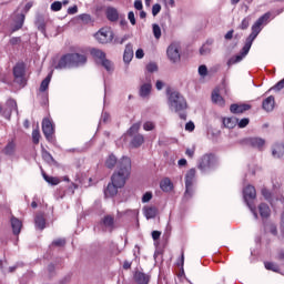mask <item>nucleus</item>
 Masks as SVG:
<instances>
[{"label": "nucleus", "instance_id": "dca6fc26", "mask_svg": "<svg viewBox=\"0 0 284 284\" xmlns=\"http://www.w3.org/2000/svg\"><path fill=\"white\" fill-rule=\"evenodd\" d=\"M12 232L14 236H19L21 234V229L23 227V223L19 217H16L14 215L11 216L10 219Z\"/></svg>", "mask_w": 284, "mask_h": 284}, {"label": "nucleus", "instance_id": "c9c22d12", "mask_svg": "<svg viewBox=\"0 0 284 284\" xmlns=\"http://www.w3.org/2000/svg\"><path fill=\"white\" fill-rule=\"evenodd\" d=\"M42 176L49 185H59L61 183V180L59 178L50 176L44 171H42Z\"/></svg>", "mask_w": 284, "mask_h": 284}, {"label": "nucleus", "instance_id": "0eeeda50", "mask_svg": "<svg viewBox=\"0 0 284 284\" xmlns=\"http://www.w3.org/2000/svg\"><path fill=\"white\" fill-rule=\"evenodd\" d=\"M12 112H16V114H19V105L17 104V100L9 98L6 101L4 105L2 106L0 114L7 121H11Z\"/></svg>", "mask_w": 284, "mask_h": 284}, {"label": "nucleus", "instance_id": "f257e3e1", "mask_svg": "<svg viewBox=\"0 0 284 284\" xmlns=\"http://www.w3.org/2000/svg\"><path fill=\"white\" fill-rule=\"evenodd\" d=\"M130 174H132V160L124 155L120 159L116 170L111 175V182L103 190L104 197L114 199L119 194V190L125 187Z\"/></svg>", "mask_w": 284, "mask_h": 284}, {"label": "nucleus", "instance_id": "09e8293b", "mask_svg": "<svg viewBox=\"0 0 284 284\" xmlns=\"http://www.w3.org/2000/svg\"><path fill=\"white\" fill-rule=\"evenodd\" d=\"M141 125H139V123H134L131 125V128L128 130V135L129 136H134V134H136V132H139Z\"/></svg>", "mask_w": 284, "mask_h": 284}, {"label": "nucleus", "instance_id": "ddd939ff", "mask_svg": "<svg viewBox=\"0 0 284 284\" xmlns=\"http://www.w3.org/2000/svg\"><path fill=\"white\" fill-rule=\"evenodd\" d=\"M34 26L37 30L41 32V34H43V37H48V32H47L48 22L45 21V16L43 13L38 12L36 14Z\"/></svg>", "mask_w": 284, "mask_h": 284}, {"label": "nucleus", "instance_id": "79ce46f5", "mask_svg": "<svg viewBox=\"0 0 284 284\" xmlns=\"http://www.w3.org/2000/svg\"><path fill=\"white\" fill-rule=\"evenodd\" d=\"M41 139V132L39 131V129H34L32 131V141L34 145H39V141Z\"/></svg>", "mask_w": 284, "mask_h": 284}, {"label": "nucleus", "instance_id": "4d7b16f0", "mask_svg": "<svg viewBox=\"0 0 284 284\" xmlns=\"http://www.w3.org/2000/svg\"><path fill=\"white\" fill-rule=\"evenodd\" d=\"M153 258H154L155 263H159V261H160V263H163V252L155 251Z\"/></svg>", "mask_w": 284, "mask_h": 284}, {"label": "nucleus", "instance_id": "9b49d317", "mask_svg": "<svg viewBox=\"0 0 284 284\" xmlns=\"http://www.w3.org/2000/svg\"><path fill=\"white\" fill-rule=\"evenodd\" d=\"M244 145H248L254 150H258V152H263V148H265V139L263 138H246L242 141Z\"/></svg>", "mask_w": 284, "mask_h": 284}, {"label": "nucleus", "instance_id": "412c9836", "mask_svg": "<svg viewBox=\"0 0 284 284\" xmlns=\"http://www.w3.org/2000/svg\"><path fill=\"white\" fill-rule=\"evenodd\" d=\"M145 143V138L141 133H136L133 135L130 142V146L133 149L141 148Z\"/></svg>", "mask_w": 284, "mask_h": 284}, {"label": "nucleus", "instance_id": "864d4df0", "mask_svg": "<svg viewBox=\"0 0 284 284\" xmlns=\"http://www.w3.org/2000/svg\"><path fill=\"white\" fill-rule=\"evenodd\" d=\"M38 97L40 98V105H48L49 103L48 93L41 92L40 94H38Z\"/></svg>", "mask_w": 284, "mask_h": 284}, {"label": "nucleus", "instance_id": "6e6d98bb", "mask_svg": "<svg viewBox=\"0 0 284 284\" xmlns=\"http://www.w3.org/2000/svg\"><path fill=\"white\" fill-rule=\"evenodd\" d=\"M200 77H207V65L201 64L197 69Z\"/></svg>", "mask_w": 284, "mask_h": 284}, {"label": "nucleus", "instance_id": "338daca9", "mask_svg": "<svg viewBox=\"0 0 284 284\" xmlns=\"http://www.w3.org/2000/svg\"><path fill=\"white\" fill-rule=\"evenodd\" d=\"M143 130H145L146 132H152V130H154V123L152 122H145L143 124Z\"/></svg>", "mask_w": 284, "mask_h": 284}, {"label": "nucleus", "instance_id": "052dcab7", "mask_svg": "<svg viewBox=\"0 0 284 284\" xmlns=\"http://www.w3.org/2000/svg\"><path fill=\"white\" fill-rule=\"evenodd\" d=\"M32 6H34V2H32V1H29L26 3V6L22 10V14H24V18H26V14H28L30 12V10L32 9Z\"/></svg>", "mask_w": 284, "mask_h": 284}, {"label": "nucleus", "instance_id": "9d476101", "mask_svg": "<svg viewBox=\"0 0 284 284\" xmlns=\"http://www.w3.org/2000/svg\"><path fill=\"white\" fill-rule=\"evenodd\" d=\"M42 132L49 143H54V124L48 118L42 120Z\"/></svg>", "mask_w": 284, "mask_h": 284}, {"label": "nucleus", "instance_id": "473e14b6", "mask_svg": "<svg viewBox=\"0 0 284 284\" xmlns=\"http://www.w3.org/2000/svg\"><path fill=\"white\" fill-rule=\"evenodd\" d=\"M212 101L213 103H216V105H220V108H225V99L221 94H219V91L214 90L212 93Z\"/></svg>", "mask_w": 284, "mask_h": 284}, {"label": "nucleus", "instance_id": "0e129e2a", "mask_svg": "<svg viewBox=\"0 0 284 284\" xmlns=\"http://www.w3.org/2000/svg\"><path fill=\"white\" fill-rule=\"evenodd\" d=\"M161 12V6L159 3L153 4L152 7V14L156 17Z\"/></svg>", "mask_w": 284, "mask_h": 284}, {"label": "nucleus", "instance_id": "39448f33", "mask_svg": "<svg viewBox=\"0 0 284 284\" xmlns=\"http://www.w3.org/2000/svg\"><path fill=\"white\" fill-rule=\"evenodd\" d=\"M243 199L244 203L251 210L254 219H258L256 205H254V201L256 200V189L254 187V185H247L243 189Z\"/></svg>", "mask_w": 284, "mask_h": 284}, {"label": "nucleus", "instance_id": "e2e57ef3", "mask_svg": "<svg viewBox=\"0 0 284 284\" xmlns=\"http://www.w3.org/2000/svg\"><path fill=\"white\" fill-rule=\"evenodd\" d=\"M128 19H129L131 26H136V18L134 17V11H130L128 13Z\"/></svg>", "mask_w": 284, "mask_h": 284}, {"label": "nucleus", "instance_id": "13d9d810", "mask_svg": "<svg viewBox=\"0 0 284 284\" xmlns=\"http://www.w3.org/2000/svg\"><path fill=\"white\" fill-rule=\"evenodd\" d=\"M152 192L148 191L142 195V203H150L152 201Z\"/></svg>", "mask_w": 284, "mask_h": 284}, {"label": "nucleus", "instance_id": "c756f323", "mask_svg": "<svg viewBox=\"0 0 284 284\" xmlns=\"http://www.w3.org/2000/svg\"><path fill=\"white\" fill-rule=\"evenodd\" d=\"M224 128H227L229 130H234V126L239 123V118L232 116V118H224L222 121Z\"/></svg>", "mask_w": 284, "mask_h": 284}, {"label": "nucleus", "instance_id": "603ef678", "mask_svg": "<svg viewBox=\"0 0 284 284\" xmlns=\"http://www.w3.org/2000/svg\"><path fill=\"white\" fill-rule=\"evenodd\" d=\"M63 8V3L61 1H54L51 3L52 12H59Z\"/></svg>", "mask_w": 284, "mask_h": 284}, {"label": "nucleus", "instance_id": "a19ab883", "mask_svg": "<svg viewBox=\"0 0 284 284\" xmlns=\"http://www.w3.org/2000/svg\"><path fill=\"white\" fill-rule=\"evenodd\" d=\"M102 223L105 227H114V217L112 215H105Z\"/></svg>", "mask_w": 284, "mask_h": 284}, {"label": "nucleus", "instance_id": "cd10ccee", "mask_svg": "<svg viewBox=\"0 0 284 284\" xmlns=\"http://www.w3.org/2000/svg\"><path fill=\"white\" fill-rule=\"evenodd\" d=\"M41 155L43 161H45V163L57 164V160H54V156H52V154L48 150H45V146H43V144H41Z\"/></svg>", "mask_w": 284, "mask_h": 284}, {"label": "nucleus", "instance_id": "4c0bfd02", "mask_svg": "<svg viewBox=\"0 0 284 284\" xmlns=\"http://www.w3.org/2000/svg\"><path fill=\"white\" fill-rule=\"evenodd\" d=\"M128 39H130V34H124L122 38L114 36L111 43H113V45H123Z\"/></svg>", "mask_w": 284, "mask_h": 284}, {"label": "nucleus", "instance_id": "49530a36", "mask_svg": "<svg viewBox=\"0 0 284 284\" xmlns=\"http://www.w3.org/2000/svg\"><path fill=\"white\" fill-rule=\"evenodd\" d=\"M250 21H252V19L250 17H246L242 20V22L239 26L240 30H247V28H250Z\"/></svg>", "mask_w": 284, "mask_h": 284}, {"label": "nucleus", "instance_id": "c03bdc74", "mask_svg": "<svg viewBox=\"0 0 284 284\" xmlns=\"http://www.w3.org/2000/svg\"><path fill=\"white\" fill-rule=\"evenodd\" d=\"M152 31H153V36H154V39H161V27L156 23H153L152 24Z\"/></svg>", "mask_w": 284, "mask_h": 284}, {"label": "nucleus", "instance_id": "a211bd4d", "mask_svg": "<svg viewBox=\"0 0 284 284\" xmlns=\"http://www.w3.org/2000/svg\"><path fill=\"white\" fill-rule=\"evenodd\" d=\"M23 23H26V13H18L16 16L14 24L11 27V32H18L23 28Z\"/></svg>", "mask_w": 284, "mask_h": 284}, {"label": "nucleus", "instance_id": "c85d7f7f", "mask_svg": "<svg viewBox=\"0 0 284 284\" xmlns=\"http://www.w3.org/2000/svg\"><path fill=\"white\" fill-rule=\"evenodd\" d=\"M194 196V185L185 184V192L183 194L182 201L183 203H187Z\"/></svg>", "mask_w": 284, "mask_h": 284}, {"label": "nucleus", "instance_id": "1a4fd4ad", "mask_svg": "<svg viewBox=\"0 0 284 284\" xmlns=\"http://www.w3.org/2000/svg\"><path fill=\"white\" fill-rule=\"evenodd\" d=\"M95 39L102 44L112 43V41H114V31L108 28H101L95 33Z\"/></svg>", "mask_w": 284, "mask_h": 284}, {"label": "nucleus", "instance_id": "ea45409f", "mask_svg": "<svg viewBox=\"0 0 284 284\" xmlns=\"http://www.w3.org/2000/svg\"><path fill=\"white\" fill-rule=\"evenodd\" d=\"M91 55H93L94 59H100L102 61L105 58V52L101 51V49H91Z\"/></svg>", "mask_w": 284, "mask_h": 284}, {"label": "nucleus", "instance_id": "20e7f679", "mask_svg": "<svg viewBox=\"0 0 284 284\" xmlns=\"http://www.w3.org/2000/svg\"><path fill=\"white\" fill-rule=\"evenodd\" d=\"M85 63H88V57H85V54L65 53L60 58L54 69L67 70V68H81V65H85Z\"/></svg>", "mask_w": 284, "mask_h": 284}, {"label": "nucleus", "instance_id": "393cba45", "mask_svg": "<svg viewBox=\"0 0 284 284\" xmlns=\"http://www.w3.org/2000/svg\"><path fill=\"white\" fill-rule=\"evenodd\" d=\"M121 160H119L116 158V155H114V153H111L109 154V156L106 158L104 164H105V168H108V170H114V168H116V163L119 165V162Z\"/></svg>", "mask_w": 284, "mask_h": 284}, {"label": "nucleus", "instance_id": "4be33fe9", "mask_svg": "<svg viewBox=\"0 0 284 284\" xmlns=\"http://www.w3.org/2000/svg\"><path fill=\"white\" fill-rule=\"evenodd\" d=\"M34 226H36V230L43 232V229L45 227V215L43 213H38L36 215Z\"/></svg>", "mask_w": 284, "mask_h": 284}, {"label": "nucleus", "instance_id": "2f4dec72", "mask_svg": "<svg viewBox=\"0 0 284 284\" xmlns=\"http://www.w3.org/2000/svg\"><path fill=\"white\" fill-rule=\"evenodd\" d=\"M258 212L261 219H270V214L272 211L270 210V205H267L266 203H261L258 205Z\"/></svg>", "mask_w": 284, "mask_h": 284}, {"label": "nucleus", "instance_id": "3c124183", "mask_svg": "<svg viewBox=\"0 0 284 284\" xmlns=\"http://www.w3.org/2000/svg\"><path fill=\"white\" fill-rule=\"evenodd\" d=\"M47 272L50 276V278H52V276L57 275V266L54 265V263H50L47 267Z\"/></svg>", "mask_w": 284, "mask_h": 284}, {"label": "nucleus", "instance_id": "4468645a", "mask_svg": "<svg viewBox=\"0 0 284 284\" xmlns=\"http://www.w3.org/2000/svg\"><path fill=\"white\" fill-rule=\"evenodd\" d=\"M247 110H252V105L247 103H233L230 105V112L232 114H243V112H247Z\"/></svg>", "mask_w": 284, "mask_h": 284}, {"label": "nucleus", "instance_id": "f704fd0d", "mask_svg": "<svg viewBox=\"0 0 284 284\" xmlns=\"http://www.w3.org/2000/svg\"><path fill=\"white\" fill-rule=\"evenodd\" d=\"M52 81V72H50L45 79L42 80L40 84V92H45L50 88V82Z\"/></svg>", "mask_w": 284, "mask_h": 284}, {"label": "nucleus", "instance_id": "37998d69", "mask_svg": "<svg viewBox=\"0 0 284 284\" xmlns=\"http://www.w3.org/2000/svg\"><path fill=\"white\" fill-rule=\"evenodd\" d=\"M101 65L106 70V72H112V61L109 59L104 58L101 60Z\"/></svg>", "mask_w": 284, "mask_h": 284}, {"label": "nucleus", "instance_id": "680f3d73", "mask_svg": "<svg viewBox=\"0 0 284 284\" xmlns=\"http://www.w3.org/2000/svg\"><path fill=\"white\" fill-rule=\"evenodd\" d=\"M211 52H212V49H210L209 47H205V44L200 48V54L202 57H205L206 54H210Z\"/></svg>", "mask_w": 284, "mask_h": 284}, {"label": "nucleus", "instance_id": "69168bd1", "mask_svg": "<svg viewBox=\"0 0 284 284\" xmlns=\"http://www.w3.org/2000/svg\"><path fill=\"white\" fill-rule=\"evenodd\" d=\"M10 45H19L21 43V37H12L9 40Z\"/></svg>", "mask_w": 284, "mask_h": 284}, {"label": "nucleus", "instance_id": "6ab92c4d", "mask_svg": "<svg viewBox=\"0 0 284 284\" xmlns=\"http://www.w3.org/2000/svg\"><path fill=\"white\" fill-rule=\"evenodd\" d=\"M105 16L108 21H111V23H116V21H119V10L114 7H108Z\"/></svg>", "mask_w": 284, "mask_h": 284}, {"label": "nucleus", "instance_id": "aec40b11", "mask_svg": "<svg viewBox=\"0 0 284 284\" xmlns=\"http://www.w3.org/2000/svg\"><path fill=\"white\" fill-rule=\"evenodd\" d=\"M132 59H134V49H133L132 43L129 42L124 49L123 61H124V63H126V65H129V63L132 61Z\"/></svg>", "mask_w": 284, "mask_h": 284}, {"label": "nucleus", "instance_id": "2eb2a0df", "mask_svg": "<svg viewBox=\"0 0 284 284\" xmlns=\"http://www.w3.org/2000/svg\"><path fill=\"white\" fill-rule=\"evenodd\" d=\"M150 278H152V276H150L141 271H135L133 274V281L136 284H150Z\"/></svg>", "mask_w": 284, "mask_h": 284}, {"label": "nucleus", "instance_id": "5701e85b", "mask_svg": "<svg viewBox=\"0 0 284 284\" xmlns=\"http://www.w3.org/2000/svg\"><path fill=\"white\" fill-rule=\"evenodd\" d=\"M139 94L141 99H148L152 94V83L146 82L140 87Z\"/></svg>", "mask_w": 284, "mask_h": 284}, {"label": "nucleus", "instance_id": "f8f14e48", "mask_svg": "<svg viewBox=\"0 0 284 284\" xmlns=\"http://www.w3.org/2000/svg\"><path fill=\"white\" fill-rule=\"evenodd\" d=\"M168 59L171 63H179L181 61V53L179 52V44L171 43L166 49Z\"/></svg>", "mask_w": 284, "mask_h": 284}, {"label": "nucleus", "instance_id": "58836bf2", "mask_svg": "<svg viewBox=\"0 0 284 284\" xmlns=\"http://www.w3.org/2000/svg\"><path fill=\"white\" fill-rule=\"evenodd\" d=\"M184 265H185V253L182 252L180 261L178 262V267H181L179 276H185V268H183Z\"/></svg>", "mask_w": 284, "mask_h": 284}, {"label": "nucleus", "instance_id": "7c9ffc66", "mask_svg": "<svg viewBox=\"0 0 284 284\" xmlns=\"http://www.w3.org/2000/svg\"><path fill=\"white\" fill-rule=\"evenodd\" d=\"M2 152H3V154H6V156H14V152H17V144L14 143V141L9 142L4 146Z\"/></svg>", "mask_w": 284, "mask_h": 284}, {"label": "nucleus", "instance_id": "f3484780", "mask_svg": "<svg viewBox=\"0 0 284 284\" xmlns=\"http://www.w3.org/2000/svg\"><path fill=\"white\" fill-rule=\"evenodd\" d=\"M276 100L274 99V95H270L262 102V109L265 110V112H274Z\"/></svg>", "mask_w": 284, "mask_h": 284}, {"label": "nucleus", "instance_id": "a878e982", "mask_svg": "<svg viewBox=\"0 0 284 284\" xmlns=\"http://www.w3.org/2000/svg\"><path fill=\"white\" fill-rule=\"evenodd\" d=\"M144 216L150 221V219H156V214H159V209L156 206H144Z\"/></svg>", "mask_w": 284, "mask_h": 284}, {"label": "nucleus", "instance_id": "5fc2aeb1", "mask_svg": "<svg viewBox=\"0 0 284 284\" xmlns=\"http://www.w3.org/2000/svg\"><path fill=\"white\" fill-rule=\"evenodd\" d=\"M65 239L60 237L54 240L51 245H53L54 247H65Z\"/></svg>", "mask_w": 284, "mask_h": 284}, {"label": "nucleus", "instance_id": "de8ad7c7", "mask_svg": "<svg viewBox=\"0 0 284 284\" xmlns=\"http://www.w3.org/2000/svg\"><path fill=\"white\" fill-rule=\"evenodd\" d=\"M146 71L150 72L151 74L153 72H159V65L156 64V62H150L146 64Z\"/></svg>", "mask_w": 284, "mask_h": 284}, {"label": "nucleus", "instance_id": "7ed1b4c3", "mask_svg": "<svg viewBox=\"0 0 284 284\" xmlns=\"http://www.w3.org/2000/svg\"><path fill=\"white\" fill-rule=\"evenodd\" d=\"M166 97L169 108L179 113V118L182 121H187V112H185L187 110V100H185V97L171 87L166 88Z\"/></svg>", "mask_w": 284, "mask_h": 284}, {"label": "nucleus", "instance_id": "b1692460", "mask_svg": "<svg viewBox=\"0 0 284 284\" xmlns=\"http://www.w3.org/2000/svg\"><path fill=\"white\" fill-rule=\"evenodd\" d=\"M272 155L274 156V159H283L284 143H275L272 149Z\"/></svg>", "mask_w": 284, "mask_h": 284}, {"label": "nucleus", "instance_id": "6e6552de", "mask_svg": "<svg viewBox=\"0 0 284 284\" xmlns=\"http://www.w3.org/2000/svg\"><path fill=\"white\" fill-rule=\"evenodd\" d=\"M216 155L210 153V154H204L200 162H199V170H201V172H210V170H214V168H216Z\"/></svg>", "mask_w": 284, "mask_h": 284}, {"label": "nucleus", "instance_id": "423d86ee", "mask_svg": "<svg viewBox=\"0 0 284 284\" xmlns=\"http://www.w3.org/2000/svg\"><path fill=\"white\" fill-rule=\"evenodd\" d=\"M13 78L14 83L18 85H21V88H26L28 85V80H26V63L24 62H18L13 67Z\"/></svg>", "mask_w": 284, "mask_h": 284}, {"label": "nucleus", "instance_id": "bf43d9fd", "mask_svg": "<svg viewBox=\"0 0 284 284\" xmlns=\"http://www.w3.org/2000/svg\"><path fill=\"white\" fill-rule=\"evenodd\" d=\"M79 19L84 23H90V21H92V16H90L89 13H82L79 16Z\"/></svg>", "mask_w": 284, "mask_h": 284}, {"label": "nucleus", "instance_id": "e433bc0d", "mask_svg": "<svg viewBox=\"0 0 284 284\" xmlns=\"http://www.w3.org/2000/svg\"><path fill=\"white\" fill-rule=\"evenodd\" d=\"M265 270H268L270 272H275L276 274H281V267L278 264L273 262H264Z\"/></svg>", "mask_w": 284, "mask_h": 284}, {"label": "nucleus", "instance_id": "72a5a7b5", "mask_svg": "<svg viewBox=\"0 0 284 284\" xmlns=\"http://www.w3.org/2000/svg\"><path fill=\"white\" fill-rule=\"evenodd\" d=\"M196 179V169H190L185 174V185H194Z\"/></svg>", "mask_w": 284, "mask_h": 284}, {"label": "nucleus", "instance_id": "f03ea898", "mask_svg": "<svg viewBox=\"0 0 284 284\" xmlns=\"http://www.w3.org/2000/svg\"><path fill=\"white\" fill-rule=\"evenodd\" d=\"M271 17H272V13L266 12L254 22V24L251 27V33L246 38L242 50L240 51V53L229 59L227 65H235V63H241V61L245 59L246 54H250V50H252V44L254 43L256 37L261 34V31L263 30V26H267V23H270Z\"/></svg>", "mask_w": 284, "mask_h": 284}, {"label": "nucleus", "instance_id": "a18cd8bd", "mask_svg": "<svg viewBox=\"0 0 284 284\" xmlns=\"http://www.w3.org/2000/svg\"><path fill=\"white\" fill-rule=\"evenodd\" d=\"M284 88V78L282 80H280L275 85H273L268 92H272V90H274V92H281V90H283Z\"/></svg>", "mask_w": 284, "mask_h": 284}, {"label": "nucleus", "instance_id": "774afa93", "mask_svg": "<svg viewBox=\"0 0 284 284\" xmlns=\"http://www.w3.org/2000/svg\"><path fill=\"white\" fill-rule=\"evenodd\" d=\"M262 196H264L266 201H270V199H272V192H270L267 189H262Z\"/></svg>", "mask_w": 284, "mask_h": 284}, {"label": "nucleus", "instance_id": "8fccbe9b", "mask_svg": "<svg viewBox=\"0 0 284 284\" xmlns=\"http://www.w3.org/2000/svg\"><path fill=\"white\" fill-rule=\"evenodd\" d=\"M250 125V118H243L241 120H237V126L240 130H243V128H247Z\"/></svg>", "mask_w": 284, "mask_h": 284}, {"label": "nucleus", "instance_id": "bb28decb", "mask_svg": "<svg viewBox=\"0 0 284 284\" xmlns=\"http://www.w3.org/2000/svg\"><path fill=\"white\" fill-rule=\"evenodd\" d=\"M160 187L162 192H172L174 190V184L170 178H165L160 182Z\"/></svg>", "mask_w": 284, "mask_h": 284}]
</instances>
